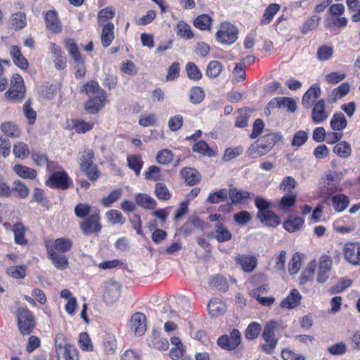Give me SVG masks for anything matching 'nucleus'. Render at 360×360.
Masks as SVG:
<instances>
[{
  "label": "nucleus",
  "mask_w": 360,
  "mask_h": 360,
  "mask_svg": "<svg viewBox=\"0 0 360 360\" xmlns=\"http://www.w3.org/2000/svg\"><path fill=\"white\" fill-rule=\"evenodd\" d=\"M302 257L299 253H295L291 259L290 260L288 265V271L290 275L296 274L301 266Z\"/></svg>",
  "instance_id": "4d7b16f0"
},
{
  "label": "nucleus",
  "mask_w": 360,
  "mask_h": 360,
  "mask_svg": "<svg viewBox=\"0 0 360 360\" xmlns=\"http://www.w3.org/2000/svg\"><path fill=\"white\" fill-rule=\"evenodd\" d=\"M280 9V6L277 4H271L265 9L264 13L262 19L260 20V24L268 25L271 22L274 15Z\"/></svg>",
  "instance_id": "e433bc0d"
},
{
  "label": "nucleus",
  "mask_w": 360,
  "mask_h": 360,
  "mask_svg": "<svg viewBox=\"0 0 360 360\" xmlns=\"http://www.w3.org/2000/svg\"><path fill=\"white\" fill-rule=\"evenodd\" d=\"M268 105L269 108L278 107L286 109L290 112H294L297 110V101L291 98H275L269 103Z\"/></svg>",
  "instance_id": "2eb2a0df"
},
{
  "label": "nucleus",
  "mask_w": 360,
  "mask_h": 360,
  "mask_svg": "<svg viewBox=\"0 0 360 360\" xmlns=\"http://www.w3.org/2000/svg\"><path fill=\"white\" fill-rule=\"evenodd\" d=\"M277 327L276 321H270L266 323L262 333V338L265 343L261 345V349L267 354H273L278 345V339L275 337V330Z\"/></svg>",
  "instance_id": "7ed1b4c3"
},
{
  "label": "nucleus",
  "mask_w": 360,
  "mask_h": 360,
  "mask_svg": "<svg viewBox=\"0 0 360 360\" xmlns=\"http://www.w3.org/2000/svg\"><path fill=\"white\" fill-rule=\"evenodd\" d=\"M210 285L221 291H226L228 283L226 278L220 275H216L210 280Z\"/></svg>",
  "instance_id": "680f3d73"
},
{
  "label": "nucleus",
  "mask_w": 360,
  "mask_h": 360,
  "mask_svg": "<svg viewBox=\"0 0 360 360\" xmlns=\"http://www.w3.org/2000/svg\"><path fill=\"white\" fill-rule=\"evenodd\" d=\"M262 330L261 326L257 322H252L246 328L245 335L248 340H254L257 338Z\"/></svg>",
  "instance_id": "864d4df0"
},
{
  "label": "nucleus",
  "mask_w": 360,
  "mask_h": 360,
  "mask_svg": "<svg viewBox=\"0 0 360 360\" xmlns=\"http://www.w3.org/2000/svg\"><path fill=\"white\" fill-rule=\"evenodd\" d=\"M333 54V49L330 46L323 45L318 49L317 58L319 60L324 61L329 60Z\"/></svg>",
  "instance_id": "0e129e2a"
},
{
  "label": "nucleus",
  "mask_w": 360,
  "mask_h": 360,
  "mask_svg": "<svg viewBox=\"0 0 360 360\" xmlns=\"http://www.w3.org/2000/svg\"><path fill=\"white\" fill-rule=\"evenodd\" d=\"M334 153L338 156L345 158L352 153L350 144L347 141H340L333 148Z\"/></svg>",
  "instance_id": "ea45409f"
},
{
  "label": "nucleus",
  "mask_w": 360,
  "mask_h": 360,
  "mask_svg": "<svg viewBox=\"0 0 360 360\" xmlns=\"http://www.w3.org/2000/svg\"><path fill=\"white\" fill-rule=\"evenodd\" d=\"M121 292V285L115 281H108L105 283L103 299L107 303L117 301Z\"/></svg>",
  "instance_id": "9b49d317"
},
{
  "label": "nucleus",
  "mask_w": 360,
  "mask_h": 360,
  "mask_svg": "<svg viewBox=\"0 0 360 360\" xmlns=\"http://www.w3.org/2000/svg\"><path fill=\"white\" fill-rule=\"evenodd\" d=\"M18 326L20 333L27 335L32 333L35 327V319L32 312L27 308H19L17 311Z\"/></svg>",
  "instance_id": "20e7f679"
},
{
  "label": "nucleus",
  "mask_w": 360,
  "mask_h": 360,
  "mask_svg": "<svg viewBox=\"0 0 360 360\" xmlns=\"http://www.w3.org/2000/svg\"><path fill=\"white\" fill-rule=\"evenodd\" d=\"M65 48L74 60H78L81 58V55L78 50L77 45L73 39H69L66 40Z\"/></svg>",
  "instance_id": "774afa93"
},
{
  "label": "nucleus",
  "mask_w": 360,
  "mask_h": 360,
  "mask_svg": "<svg viewBox=\"0 0 360 360\" xmlns=\"http://www.w3.org/2000/svg\"><path fill=\"white\" fill-rule=\"evenodd\" d=\"M212 18L207 14L198 15L193 21L194 26L200 30H210Z\"/></svg>",
  "instance_id": "4c0bfd02"
},
{
  "label": "nucleus",
  "mask_w": 360,
  "mask_h": 360,
  "mask_svg": "<svg viewBox=\"0 0 360 360\" xmlns=\"http://www.w3.org/2000/svg\"><path fill=\"white\" fill-rule=\"evenodd\" d=\"M122 189H115L112 191L108 196L102 199V204L103 206L108 207L112 205L113 202L117 201L122 195Z\"/></svg>",
  "instance_id": "338daca9"
},
{
  "label": "nucleus",
  "mask_w": 360,
  "mask_h": 360,
  "mask_svg": "<svg viewBox=\"0 0 360 360\" xmlns=\"http://www.w3.org/2000/svg\"><path fill=\"white\" fill-rule=\"evenodd\" d=\"M302 296L297 289H293L290 293L281 302V307L285 309H293L300 303Z\"/></svg>",
  "instance_id": "b1692460"
},
{
  "label": "nucleus",
  "mask_w": 360,
  "mask_h": 360,
  "mask_svg": "<svg viewBox=\"0 0 360 360\" xmlns=\"http://www.w3.org/2000/svg\"><path fill=\"white\" fill-rule=\"evenodd\" d=\"M331 201L333 209L338 212L346 210L349 204V199L345 194L334 195L331 198Z\"/></svg>",
  "instance_id": "c85d7f7f"
},
{
  "label": "nucleus",
  "mask_w": 360,
  "mask_h": 360,
  "mask_svg": "<svg viewBox=\"0 0 360 360\" xmlns=\"http://www.w3.org/2000/svg\"><path fill=\"white\" fill-rule=\"evenodd\" d=\"M232 238V233L226 226L219 222L215 225L214 238L219 243L229 241Z\"/></svg>",
  "instance_id": "c756f323"
},
{
  "label": "nucleus",
  "mask_w": 360,
  "mask_h": 360,
  "mask_svg": "<svg viewBox=\"0 0 360 360\" xmlns=\"http://www.w3.org/2000/svg\"><path fill=\"white\" fill-rule=\"evenodd\" d=\"M127 163L129 167L132 169L138 176L140 175L143 162L141 157L136 155H130L127 157Z\"/></svg>",
  "instance_id": "58836bf2"
},
{
  "label": "nucleus",
  "mask_w": 360,
  "mask_h": 360,
  "mask_svg": "<svg viewBox=\"0 0 360 360\" xmlns=\"http://www.w3.org/2000/svg\"><path fill=\"white\" fill-rule=\"evenodd\" d=\"M208 311L212 316H218L225 313L226 304L219 298L212 299L207 305Z\"/></svg>",
  "instance_id": "cd10ccee"
},
{
  "label": "nucleus",
  "mask_w": 360,
  "mask_h": 360,
  "mask_svg": "<svg viewBox=\"0 0 360 360\" xmlns=\"http://www.w3.org/2000/svg\"><path fill=\"white\" fill-rule=\"evenodd\" d=\"M144 176L146 180H151L158 181L162 179V175L160 172V167L152 165L150 166L144 173Z\"/></svg>",
  "instance_id": "3c124183"
},
{
  "label": "nucleus",
  "mask_w": 360,
  "mask_h": 360,
  "mask_svg": "<svg viewBox=\"0 0 360 360\" xmlns=\"http://www.w3.org/2000/svg\"><path fill=\"white\" fill-rule=\"evenodd\" d=\"M257 218L260 221L267 226L276 227L281 223L280 217L272 210L262 212H257Z\"/></svg>",
  "instance_id": "6ab92c4d"
},
{
  "label": "nucleus",
  "mask_w": 360,
  "mask_h": 360,
  "mask_svg": "<svg viewBox=\"0 0 360 360\" xmlns=\"http://www.w3.org/2000/svg\"><path fill=\"white\" fill-rule=\"evenodd\" d=\"M345 259L354 266L360 265V243H347L344 246Z\"/></svg>",
  "instance_id": "9d476101"
},
{
  "label": "nucleus",
  "mask_w": 360,
  "mask_h": 360,
  "mask_svg": "<svg viewBox=\"0 0 360 360\" xmlns=\"http://www.w3.org/2000/svg\"><path fill=\"white\" fill-rule=\"evenodd\" d=\"M308 140V134L307 131L303 130L297 131L295 133L292 140L291 141V146L293 148H299L304 145Z\"/></svg>",
  "instance_id": "603ef678"
},
{
  "label": "nucleus",
  "mask_w": 360,
  "mask_h": 360,
  "mask_svg": "<svg viewBox=\"0 0 360 360\" xmlns=\"http://www.w3.org/2000/svg\"><path fill=\"white\" fill-rule=\"evenodd\" d=\"M193 150L209 157H212L215 155L214 152L208 146V144L203 141H200L195 143L193 146Z\"/></svg>",
  "instance_id": "09e8293b"
},
{
  "label": "nucleus",
  "mask_w": 360,
  "mask_h": 360,
  "mask_svg": "<svg viewBox=\"0 0 360 360\" xmlns=\"http://www.w3.org/2000/svg\"><path fill=\"white\" fill-rule=\"evenodd\" d=\"M46 243H48L57 253H65L69 251L72 246V240L65 238H57L53 243L51 241H46L45 245Z\"/></svg>",
  "instance_id": "4be33fe9"
},
{
  "label": "nucleus",
  "mask_w": 360,
  "mask_h": 360,
  "mask_svg": "<svg viewBox=\"0 0 360 360\" xmlns=\"http://www.w3.org/2000/svg\"><path fill=\"white\" fill-rule=\"evenodd\" d=\"M72 123L74 129L79 134H84L91 130L94 126V122L92 121L85 122L80 120H74Z\"/></svg>",
  "instance_id": "49530a36"
},
{
  "label": "nucleus",
  "mask_w": 360,
  "mask_h": 360,
  "mask_svg": "<svg viewBox=\"0 0 360 360\" xmlns=\"http://www.w3.org/2000/svg\"><path fill=\"white\" fill-rule=\"evenodd\" d=\"M11 25L15 30H21L27 25L26 15L22 12H17L12 15Z\"/></svg>",
  "instance_id": "a18cd8bd"
},
{
  "label": "nucleus",
  "mask_w": 360,
  "mask_h": 360,
  "mask_svg": "<svg viewBox=\"0 0 360 360\" xmlns=\"http://www.w3.org/2000/svg\"><path fill=\"white\" fill-rule=\"evenodd\" d=\"M56 353L58 360H79L77 349L70 344L57 345Z\"/></svg>",
  "instance_id": "ddd939ff"
},
{
  "label": "nucleus",
  "mask_w": 360,
  "mask_h": 360,
  "mask_svg": "<svg viewBox=\"0 0 360 360\" xmlns=\"http://www.w3.org/2000/svg\"><path fill=\"white\" fill-rule=\"evenodd\" d=\"M238 30L230 22H222L216 33V39L222 44L231 45L238 39Z\"/></svg>",
  "instance_id": "39448f33"
},
{
  "label": "nucleus",
  "mask_w": 360,
  "mask_h": 360,
  "mask_svg": "<svg viewBox=\"0 0 360 360\" xmlns=\"http://www.w3.org/2000/svg\"><path fill=\"white\" fill-rule=\"evenodd\" d=\"M70 182L68 174L61 170L53 172L46 181L45 184L51 188L65 190L69 188Z\"/></svg>",
  "instance_id": "423d86ee"
},
{
  "label": "nucleus",
  "mask_w": 360,
  "mask_h": 360,
  "mask_svg": "<svg viewBox=\"0 0 360 360\" xmlns=\"http://www.w3.org/2000/svg\"><path fill=\"white\" fill-rule=\"evenodd\" d=\"M27 229L21 222L14 224L12 231L14 233L15 243L20 245H26L28 243L27 240L25 238V232Z\"/></svg>",
  "instance_id": "a878e982"
},
{
  "label": "nucleus",
  "mask_w": 360,
  "mask_h": 360,
  "mask_svg": "<svg viewBox=\"0 0 360 360\" xmlns=\"http://www.w3.org/2000/svg\"><path fill=\"white\" fill-rule=\"evenodd\" d=\"M102 26H103V29H102L101 39L103 46L106 48V47H108L111 44L112 40L115 38V34H114L115 26L112 22H108V23H106L105 25H102Z\"/></svg>",
  "instance_id": "bb28decb"
},
{
  "label": "nucleus",
  "mask_w": 360,
  "mask_h": 360,
  "mask_svg": "<svg viewBox=\"0 0 360 360\" xmlns=\"http://www.w3.org/2000/svg\"><path fill=\"white\" fill-rule=\"evenodd\" d=\"M181 174L185 181L190 186H194L200 180L199 172L193 168H184L181 171Z\"/></svg>",
  "instance_id": "2f4dec72"
},
{
  "label": "nucleus",
  "mask_w": 360,
  "mask_h": 360,
  "mask_svg": "<svg viewBox=\"0 0 360 360\" xmlns=\"http://www.w3.org/2000/svg\"><path fill=\"white\" fill-rule=\"evenodd\" d=\"M235 262L246 273L252 272L257 265V257L247 255H238L235 257Z\"/></svg>",
  "instance_id": "4468645a"
},
{
  "label": "nucleus",
  "mask_w": 360,
  "mask_h": 360,
  "mask_svg": "<svg viewBox=\"0 0 360 360\" xmlns=\"http://www.w3.org/2000/svg\"><path fill=\"white\" fill-rule=\"evenodd\" d=\"M103 347L104 352L109 355L115 353L117 348L116 340L113 336L109 335L105 338Z\"/></svg>",
  "instance_id": "e2e57ef3"
},
{
  "label": "nucleus",
  "mask_w": 360,
  "mask_h": 360,
  "mask_svg": "<svg viewBox=\"0 0 360 360\" xmlns=\"http://www.w3.org/2000/svg\"><path fill=\"white\" fill-rule=\"evenodd\" d=\"M46 28L53 33H58L62 30L60 22L56 11H49L45 15Z\"/></svg>",
  "instance_id": "a211bd4d"
},
{
  "label": "nucleus",
  "mask_w": 360,
  "mask_h": 360,
  "mask_svg": "<svg viewBox=\"0 0 360 360\" xmlns=\"http://www.w3.org/2000/svg\"><path fill=\"white\" fill-rule=\"evenodd\" d=\"M330 127L334 131H341L347 127V121L342 113H335L330 122Z\"/></svg>",
  "instance_id": "c9c22d12"
},
{
  "label": "nucleus",
  "mask_w": 360,
  "mask_h": 360,
  "mask_svg": "<svg viewBox=\"0 0 360 360\" xmlns=\"http://www.w3.org/2000/svg\"><path fill=\"white\" fill-rule=\"evenodd\" d=\"M186 70L189 79L199 80L202 77V73L198 66L193 62H188L186 65Z\"/></svg>",
  "instance_id": "6e6d98bb"
},
{
  "label": "nucleus",
  "mask_w": 360,
  "mask_h": 360,
  "mask_svg": "<svg viewBox=\"0 0 360 360\" xmlns=\"http://www.w3.org/2000/svg\"><path fill=\"white\" fill-rule=\"evenodd\" d=\"M135 200L137 205L145 210H155L157 207L155 200L146 193L136 194Z\"/></svg>",
  "instance_id": "393cba45"
},
{
  "label": "nucleus",
  "mask_w": 360,
  "mask_h": 360,
  "mask_svg": "<svg viewBox=\"0 0 360 360\" xmlns=\"http://www.w3.org/2000/svg\"><path fill=\"white\" fill-rule=\"evenodd\" d=\"M229 196V191L226 188H222L217 191L210 193L207 201L210 203L217 204L220 202L225 201Z\"/></svg>",
  "instance_id": "79ce46f5"
},
{
  "label": "nucleus",
  "mask_w": 360,
  "mask_h": 360,
  "mask_svg": "<svg viewBox=\"0 0 360 360\" xmlns=\"http://www.w3.org/2000/svg\"><path fill=\"white\" fill-rule=\"evenodd\" d=\"M6 273L15 278H22L26 275V267L25 266H9L6 269Z\"/></svg>",
  "instance_id": "69168bd1"
},
{
  "label": "nucleus",
  "mask_w": 360,
  "mask_h": 360,
  "mask_svg": "<svg viewBox=\"0 0 360 360\" xmlns=\"http://www.w3.org/2000/svg\"><path fill=\"white\" fill-rule=\"evenodd\" d=\"M304 223V219L300 217H290L283 223L284 229L290 232H295L300 230Z\"/></svg>",
  "instance_id": "72a5a7b5"
},
{
  "label": "nucleus",
  "mask_w": 360,
  "mask_h": 360,
  "mask_svg": "<svg viewBox=\"0 0 360 360\" xmlns=\"http://www.w3.org/2000/svg\"><path fill=\"white\" fill-rule=\"evenodd\" d=\"M31 158L37 166L42 167L46 165L47 166V169L50 172H52L58 167V165L54 162H49L46 155L44 153L33 152L31 155Z\"/></svg>",
  "instance_id": "5701e85b"
},
{
  "label": "nucleus",
  "mask_w": 360,
  "mask_h": 360,
  "mask_svg": "<svg viewBox=\"0 0 360 360\" xmlns=\"http://www.w3.org/2000/svg\"><path fill=\"white\" fill-rule=\"evenodd\" d=\"M248 191L238 190L235 188L229 190V197L233 205L246 203L250 198Z\"/></svg>",
  "instance_id": "412c9836"
},
{
  "label": "nucleus",
  "mask_w": 360,
  "mask_h": 360,
  "mask_svg": "<svg viewBox=\"0 0 360 360\" xmlns=\"http://www.w3.org/2000/svg\"><path fill=\"white\" fill-rule=\"evenodd\" d=\"M176 28L177 35L180 36L181 37L190 39H192L194 36L190 25L184 21L179 22L176 25Z\"/></svg>",
  "instance_id": "8fccbe9b"
},
{
  "label": "nucleus",
  "mask_w": 360,
  "mask_h": 360,
  "mask_svg": "<svg viewBox=\"0 0 360 360\" xmlns=\"http://www.w3.org/2000/svg\"><path fill=\"white\" fill-rule=\"evenodd\" d=\"M0 129L6 138H18L20 136V130L19 127L11 122H6L1 124Z\"/></svg>",
  "instance_id": "7c9ffc66"
},
{
  "label": "nucleus",
  "mask_w": 360,
  "mask_h": 360,
  "mask_svg": "<svg viewBox=\"0 0 360 360\" xmlns=\"http://www.w3.org/2000/svg\"><path fill=\"white\" fill-rule=\"evenodd\" d=\"M94 152L93 150L86 148L80 153L79 163L81 170L91 181H96L98 179L100 173L96 165H93Z\"/></svg>",
  "instance_id": "f03ea898"
},
{
  "label": "nucleus",
  "mask_w": 360,
  "mask_h": 360,
  "mask_svg": "<svg viewBox=\"0 0 360 360\" xmlns=\"http://www.w3.org/2000/svg\"><path fill=\"white\" fill-rule=\"evenodd\" d=\"M13 171L21 178L34 179L37 177V171L27 166L17 164L13 167Z\"/></svg>",
  "instance_id": "473e14b6"
},
{
  "label": "nucleus",
  "mask_w": 360,
  "mask_h": 360,
  "mask_svg": "<svg viewBox=\"0 0 360 360\" xmlns=\"http://www.w3.org/2000/svg\"><path fill=\"white\" fill-rule=\"evenodd\" d=\"M13 153L15 158L24 160L28 157L30 150L25 143L19 141L14 144Z\"/></svg>",
  "instance_id": "a19ab883"
},
{
  "label": "nucleus",
  "mask_w": 360,
  "mask_h": 360,
  "mask_svg": "<svg viewBox=\"0 0 360 360\" xmlns=\"http://www.w3.org/2000/svg\"><path fill=\"white\" fill-rule=\"evenodd\" d=\"M331 266V260L328 256H322L318 268L317 281L319 283H324L329 277V272Z\"/></svg>",
  "instance_id": "f3484780"
},
{
  "label": "nucleus",
  "mask_w": 360,
  "mask_h": 360,
  "mask_svg": "<svg viewBox=\"0 0 360 360\" xmlns=\"http://www.w3.org/2000/svg\"><path fill=\"white\" fill-rule=\"evenodd\" d=\"M155 193L158 199L162 200H169L171 197L169 189L162 183H157L155 184Z\"/></svg>",
  "instance_id": "052dcab7"
},
{
  "label": "nucleus",
  "mask_w": 360,
  "mask_h": 360,
  "mask_svg": "<svg viewBox=\"0 0 360 360\" xmlns=\"http://www.w3.org/2000/svg\"><path fill=\"white\" fill-rule=\"evenodd\" d=\"M93 95L90 96L89 101L86 103L85 110L91 114L96 113L102 108L106 101L105 91H92Z\"/></svg>",
  "instance_id": "6e6552de"
},
{
  "label": "nucleus",
  "mask_w": 360,
  "mask_h": 360,
  "mask_svg": "<svg viewBox=\"0 0 360 360\" xmlns=\"http://www.w3.org/2000/svg\"><path fill=\"white\" fill-rule=\"evenodd\" d=\"M238 115L235 122V126L238 128H244L248 125L250 115L247 109H241L238 111Z\"/></svg>",
  "instance_id": "5fc2aeb1"
},
{
  "label": "nucleus",
  "mask_w": 360,
  "mask_h": 360,
  "mask_svg": "<svg viewBox=\"0 0 360 360\" xmlns=\"http://www.w3.org/2000/svg\"><path fill=\"white\" fill-rule=\"evenodd\" d=\"M316 266V264L315 260H311L308 264L307 268L303 271L300 277V283L301 285L305 284L313 278Z\"/></svg>",
  "instance_id": "c03bdc74"
},
{
  "label": "nucleus",
  "mask_w": 360,
  "mask_h": 360,
  "mask_svg": "<svg viewBox=\"0 0 360 360\" xmlns=\"http://www.w3.org/2000/svg\"><path fill=\"white\" fill-rule=\"evenodd\" d=\"M108 220L111 224H124L125 223V218L122 214L117 210H110L106 212Z\"/></svg>",
  "instance_id": "de8ad7c7"
},
{
  "label": "nucleus",
  "mask_w": 360,
  "mask_h": 360,
  "mask_svg": "<svg viewBox=\"0 0 360 360\" xmlns=\"http://www.w3.org/2000/svg\"><path fill=\"white\" fill-rule=\"evenodd\" d=\"M223 70L222 64L217 60L210 61L206 69V75L210 78L217 77Z\"/></svg>",
  "instance_id": "37998d69"
},
{
  "label": "nucleus",
  "mask_w": 360,
  "mask_h": 360,
  "mask_svg": "<svg viewBox=\"0 0 360 360\" xmlns=\"http://www.w3.org/2000/svg\"><path fill=\"white\" fill-rule=\"evenodd\" d=\"M31 100L28 99L23 105V112L29 124L33 125L36 121L37 113L31 107Z\"/></svg>",
  "instance_id": "bf43d9fd"
},
{
  "label": "nucleus",
  "mask_w": 360,
  "mask_h": 360,
  "mask_svg": "<svg viewBox=\"0 0 360 360\" xmlns=\"http://www.w3.org/2000/svg\"><path fill=\"white\" fill-rule=\"evenodd\" d=\"M283 138L282 134L279 131L266 134L249 147L248 154L251 158L263 156L268 153L277 143L282 141Z\"/></svg>",
  "instance_id": "f257e3e1"
},
{
  "label": "nucleus",
  "mask_w": 360,
  "mask_h": 360,
  "mask_svg": "<svg viewBox=\"0 0 360 360\" xmlns=\"http://www.w3.org/2000/svg\"><path fill=\"white\" fill-rule=\"evenodd\" d=\"M328 113L326 110L325 101L323 99L317 101L312 108L311 120L314 124H321L326 121Z\"/></svg>",
  "instance_id": "f8f14e48"
},
{
  "label": "nucleus",
  "mask_w": 360,
  "mask_h": 360,
  "mask_svg": "<svg viewBox=\"0 0 360 360\" xmlns=\"http://www.w3.org/2000/svg\"><path fill=\"white\" fill-rule=\"evenodd\" d=\"M321 91H306L302 98V104L305 108H309L317 101Z\"/></svg>",
  "instance_id": "13d9d810"
},
{
  "label": "nucleus",
  "mask_w": 360,
  "mask_h": 360,
  "mask_svg": "<svg viewBox=\"0 0 360 360\" xmlns=\"http://www.w3.org/2000/svg\"><path fill=\"white\" fill-rule=\"evenodd\" d=\"M115 15V10L112 6H107L98 13L97 22L98 25H105L108 20L112 19Z\"/></svg>",
  "instance_id": "f704fd0d"
},
{
  "label": "nucleus",
  "mask_w": 360,
  "mask_h": 360,
  "mask_svg": "<svg viewBox=\"0 0 360 360\" xmlns=\"http://www.w3.org/2000/svg\"><path fill=\"white\" fill-rule=\"evenodd\" d=\"M129 327L136 336L143 335L146 331V316L141 312L134 313L129 320Z\"/></svg>",
  "instance_id": "1a4fd4ad"
},
{
  "label": "nucleus",
  "mask_w": 360,
  "mask_h": 360,
  "mask_svg": "<svg viewBox=\"0 0 360 360\" xmlns=\"http://www.w3.org/2000/svg\"><path fill=\"white\" fill-rule=\"evenodd\" d=\"M100 217L98 212L95 211L80 224V227L84 234L89 236L93 233L98 234L101 230L100 224Z\"/></svg>",
  "instance_id": "0eeeda50"
},
{
  "label": "nucleus",
  "mask_w": 360,
  "mask_h": 360,
  "mask_svg": "<svg viewBox=\"0 0 360 360\" xmlns=\"http://www.w3.org/2000/svg\"><path fill=\"white\" fill-rule=\"evenodd\" d=\"M49 259L51 260L56 268L65 269L68 266V260L65 255L58 254L48 244H46Z\"/></svg>",
  "instance_id": "dca6fc26"
},
{
  "label": "nucleus",
  "mask_w": 360,
  "mask_h": 360,
  "mask_svg": "<svg viewBox=\"0 0 360 360\" xmlns=\"http://www.w3.org/2000/svg\"><path fill=\"white\" fill-rule=\"evenodd\" d=\"M9 53L15 65L22 70L27 69L29 63L23 56L20 48L18 46H12L10 48Z\"/></svg>",
  "instance_id": "aec40b11"
}]
</instances>
